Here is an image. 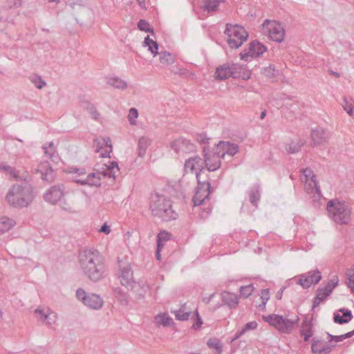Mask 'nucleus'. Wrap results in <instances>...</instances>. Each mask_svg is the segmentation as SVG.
I'll return each instance as SVG.
<instances>
[{"label":"nucleus","instance_id":"f257e3e1","mask_svg":"<svg viewBox=\"0 0 354 354\" xmlns=\"http://www.w3.org/2000/svg\"><path fill=\"white\" fill-rule=\"evenodd\" d=\"M80 264L83 272L93 281L102 279L106 271L104 259L97 251H84L80 254Z\"/></svg>","mask_w":354,"mask_h":354},{"label":"nucleus","instance_id":"f03ea898","mask_svg":"<svg viewBox=\"0 0 354 354\" xmlns=\"http://www.w3.org/2000/svg\"><path fill=\"white\" fill-rule=\"evenodd\" d=\"M151 209L155 216L165 221L176 219L178 214L172 209L170 201L162 196H154L151 202Z\"/></svg>","mask_w":354,"mask_h":354},{"label":"nucleus","instance_id":"7ed1b4c3","mask_svg":"<svg viewBox=\"0 0 354 354\" xmlns=\"http://www.w3.org/2000/svg\"><path fill=\"white\" fill-rule=\"evenodd\" d=\"M224 34L226 42L232 49L240 48L249 36L245 28L237 24H227Z\"/></svg>","mask_w":354,"mask_h":354},{"label":"nucleus","instance_id":"20e7f679","mask_svg":"<svg viewBox=\"0 0 354 354\" xmlns=\"http://www.w3.org/2000/svg\"><path fill=\"white\" fill-rule=\"evenodd\" d=\"M261 31L269 40L281 43L285 40L286 31L283 24L274 19H266L261 24Z\"/></svg>","mask_w":354,"mask_h":354},{"label":"nucleus","instance_id":"39448f33","mask_svg":"<svg viewBox=\"0 0 354 354\" xmlns=\"http://www.w3.org/2000/svg\"><path fill=\"white\" fill-rule=\"evenodd\" d=\"M32 198V190L28 186L23 188L14 186L6 196L7 201L15 207H25L29 204Z\"/></svg>","mask_w":354,"mask_h":354},{"label":"nucleus","instance_id":"423d86ee","mask_svg":"<svg viewBox=\"0 0 354 354\" xmlns=\"http://www.w3.org/2000/svg\"><path fill=\"white\" fill-rule=\"evenodd\" d=\"M327 209L337 223L346 224L351 220V210L343 202L337 200L330 201L327 205Z\"/></svg>","mask_w":354,"mask_h":354},{"label":"nucleus","instance_id":"0eeeda50","mask_svg":"<svg viewBox=\"0 0 354 354\" xmlns=\"http://www.w3.org/2000/svg\"><path fill=\"white\" fill-rule=\"evenodd\" d=\"M268 48L258 40H252L248 43L239 53V59L245 62H250L259 58L266 53Z\"/></svg>","mask_w":354,"mask_h":354},{"label":"nucleus","instance_id":"6e6552de","mask_svg":"<svg viewBox=\"0 0 354 354\" xmlns=\"http://www.w3.org/2000/svg\"><path fill=\"white\" fill-rule=\"evenodd\" d=\"M338 283L339 279L337 276H333L324 287L318 288L316 292V295L313 299L312 308L315 309L325 301L333 292V289L338 285Z\"/></svg>","mask_w":354,"mask_h":354},{"label":"nucleus","instance_id":"1a4fd4ad","mask_svg":"<svg viewBox=\"0 0 354 354\" xmlns=\"http://www.w3.org/2000/svg\"><path fill=\"white\" fill-rule=\"evenodd\" d=\"M263 319L271 326L282 333H289L294 328L295 322L276 314L263 315Z\"/></svg>","mask_w":354,"mask_h":354},{"label":"nucleus","instance_id":"9d476101","mask_svg":"<svg viewBox=\"0 0 354 354\" xmlns=\"http://www.w3.org/2000/svg\"><path fill=\"white\" fill-rule=\"evenodd\" d=\"M204 159L198 156L189 158L185 162L184 171L187 174L194 175L199 181L200 176L205 170Z\"/></svg>","mask_w":354,"mask_h":354},{"label":"nucleus","instance_id":"9b49d317","mask_svg":"<svg viewBox=\"0 0 354 354\" xmlns=\"http://www.w3.org/2000/svg\"><path fill=\"white\" fill-rule=\"evenodd\" d=\"M68 173L72 174L73 180L82 185H88L91 186H98L100 185V177L99 175L91 174L85 177V172L84 169H78L73 168L68 171Z\"/></svg>","mask_w":354,"mask_h":354},{"label":"nucleus","instance_id":"f8f14e48","mask_svg":"<svg viewBox=\"0 0 354 354\" xmlns=\"http://www.w3.org/2000/svg\"><path fill=\"white\" fill-rule=\"evenodd\" d=\"M77 297L86 306L93 309H99L103 305V301L100 296L95 294H86L82 289H78L76 292Z\"/></svg>","mask_w":354,"mask_h":354},{"label":"nucleus","instance_id":"ddd939ff","mask_svg":"<svg viewBox=\"0 0 354 354\" xmlns=\"http://www.w3.org/2000/svg\"><path fill=\"white\" fill-rule=\"evenodd\" d=\"M321 279V272L318 270H313L300 275L297 283L304 288H308L318 283Z\"/></svg>","mask_w":354,"mask_h":354},{"label":"nucleus","instance_id":"4468645a","mask_svg":"<svg viewBox=\"0 0 354 354\" xmlns=\"http://www.w3.org/2000/svg\"><path fill=\"white\" fill-rule=\"evenodd\" d=\"M205 167L209 171H213L220 168L221 158L212 148L205 149Z\"/></svg>","mask_w":354,"mask_h":354},{"label":"nucleus","instance_id":"2eb2a0df","mask_svg":"<svg viewBox=\"0 0 354 354\" xmlns=\"http://www.w3.org/2000/svg\"><path fill=\"white\" fill-rule=\"evenodd\" d=\"M236 66L230 64H223L216 68L213 75L214 80L221 81L230 77H234Z\"/></svg>","mask_w":354,"mask_h":354},{"label":"nucleus","instance_id":"dca6fc26","mask_svg":"<svg viewBox=\"0 0 354 354\" xmlns=\"http://www.w3.org/2000/svg\"><path fill=\"white\" fill-rule=\"evenodd\" d=\"M210 193V184L209 182L201 183L198 181V185L196 188L195 194L193 197L194 205H201L209 196Z\"/></svg>","mask_w":354,"mask_h":354},{"label":"nucleus","instance_id":"f3484780","mask_svg":"<svg viewBox=\"0 0 354 354\" xmlns=\"http://www.w3.org/2000/svg\"><path fill=\"white\" fill-rule=\"evenodd\" d=\"M212 149L219 156V158H224L226 154L231 156H234L237 153L239 148L236 144L221 141L214 146Z\"/></svg>","mask_w":354,"mask_h":354},{"label":"nucleus","instance_id":"a211bd4d","mask_svg":"<svg viewBox=\"0 0 354 354\" xmlns=\"http://www.w3.org/2000/svg\"><path fill=\"white\" fill-rule=\"evenodd\" d=\"M333 339H331L330 343H327L321 340L313 341L311 349L315 354H326L331 351L332 347L334 345L332 344Z\"/></svg>","mask_w":354,"mask_h":354},{"label":"nucleus","instance_id":"6ab92c4d","mask_svg":"<svg viewBox=\"0 0 354 354\" xmlns=\"http://www.w3.org/2000/svg\"><path fill=\"white\" fill-rule=\"evenodd\" d=\"M96 171L104 176H113L119 171V167L115 162L109 161L108 163H104L102 165L98 164Z\"/></svg>","mask_w":354,"mask_h":354},{"label":"nucleus","instance_id":"aec40b11","mask_svg":"<svg viewBox=\"0 0 354 354\" xmlns=\"http://www.w3.org/2000/svg\"><path fill=\"white\" fill-rule=\"evenodd\" d=\"M96 151L100 156L106 157L112 151V145L109 138H103L99 140L96 145Z\"/></svg>","mask_w":354,"mask_h":354},{"label":"nucleus","instance_id":"412c9836","mask_svg":"<svg viewBox=\"0 0 354 354\" xmlns=\"http://www.w3.org/2000/svg\"><path fill=\"white\" fill-rule=\"evenodd\" d=\"M221 299L225 305L230 308H236L239 304V297L235 293L223 292L221 293Z\"/></svg>","mask_w":354,"mask_h":354},{"label":"nucleus","instance_id":"4be33fe9","mask_svg":"<svg viewBox=\"0 0 354 354\" xmlns=\"http://www.w3.org/2000/svg\"><path fill=\"white\" fill-rule=\"evenodd\" d=\"M192 312V309L187 304H184L180 305L178 309L174 310L172 313L175 315L176 319L186 321L189 318Z\"/></svg>","mask_w":354,"mask_h":354},{"label":"nucleus","instance_id":"5701e85b","mask_svg":"<svg viewBox=\"0 0 354 354\" xmlns=\"http://www.w3.org/2000/svg\"><path fill=\"white\" fill-rule=\"evenodd\" d=\"M35 314L37 317L44 322H46L48 324H55L57 319V315L48 310L45 311L42 308H37L35 310Z\"/></svg>","mask_w":354,"mask_h":354},{"label":"nucleus","instance_id":"b1692460","mask_svg":"<svg viewBox=\"0 0 354 354\" xmlns=\"http://www.w3.org/2000/svg\"><path fill=\"white\" fill-rule=\"evenodd\" d=\"M120 280L124 286H131L133 283V272L129 266L121 269Z\"/></svg>","mask_w":354,"mask_h":354},{"label":"nucleus","instance_id":"393cba45","mask_svg":"<svg viewBox=\"0 0 354 354\" xmlns=\"http://www.w3.org/2000/svg\"><path fill=\"white\" fill-rule=\"evenodd\" d=\"M351 318V312L348 309L341 308L334 314V321L339 324L347 323Z\"/></svg>","mask_w":354,"mask_h":354},{"label":"nucleus","instance_id":"a878e982","mask_svg":"<svg viewBox=\"0 0 354 354\" xmlns=\"http://www.w3.org/2000/svg\"><path fill=\"white\" fill-rule=\"evenodd\" d=\"M41 174V178L46 180H51L53 178V172L49 163L47 162H41L37 169Z\"/></svg>","mask_w":354,"mask_h":354},{"label":"nucleus","instance_id":"bb28decb","mask_svg":"<svg viewBox=\"0 0 354 354\" xmlns=\"http://www.w3.org/2000/svg\"><path fill=\"white\" fill-rule=\"evenodd\" d=\"M143 46L147 48L148 51L151 53L153 57H156L158 54V44L157 41L149 35L145 37Z\"/></svg>","mask_w":354,"mask_h":354},{"label":"nucleus","instance_id":"cd10ccee","mask_svg":"<svg viewBox=\"0 0 354 354\" xmlns=\"http://www.w3.org/2000/svg\"><path fill=\"white\" fill-rule=\"evenodd\" d=\"M303 175L306 184L311 189H317V183L313 172L310 169L306 168L303 170Z\"/></svg>","mask_w":354,"mask_h":354},{"label":"nucleus","instance_id":"c85d7f7f","mask_svg":"<svg viewBox=\"0 0 354 354\" xmlns=\"http://www.w3.org/2000/svg\"><path fill=\"white\" fill-rule=\"evenodd\" d=\"M62 195L63 193L60 189L54 187L48 191L45 198L50 203H55L61 199Z\"/></svg>","mask_w":354,"mask_h":354},{"label":"nucleus","instance_id":"c756f323","mask_svg":"<svg viewBox=\"0 0 354 354\" xmlns=\"http://www.w3.org/2000/svg\"><path fill=\"white\" fill-rule=\"evenodd\" d=\"M345 284L350 291L354 294V265L346 272Z\"/></svg>","mask_w":354,"mask_h":354},{"label":"nucleus","instance_id":"7c9ffc66","mask_svg":"<svg viewBox=\"0 0 354 354\" xmlns=\"http://www.w3.org/2000/svg\"><path fill=\"white\" fill-rule=\"evenodd\" d=\"M155 322L158 325L163 326H169L171 325L174 322L167 313H159L155 317Z\"/></svg>","mask_w":354,"mask_h":354},{"label":"nucleus","instance_id":"2f4dec72","mask_svg":"<svg viewBox=\"0 0 354 354\" xmlns=\"http://www.w3.org/2000/svg\"><path fill=\"white\" fill-rule=\"evenodd\" d=\"M251 75V71L248 70L247 68L236 66L234 78H241L242 80H248L250 79Z\"/></svg>","mask_w":354,"mask_h":354},{"label":"nucleus","instance_id":"473e14b6","mask_svg":"<svg viewBox=\"0 0 354 354\" xmlns=\"http://www.w3.org/2000/svg\"><path fill=\"white\" fill-rule=\"evenodd\" d=\"M151 140L147 137H142L138 142V154L140 156H145L146 150L150 145Z\"/></svg>","mask_w":354,"mask_h":354},{"label":"nucleus","instance_id":"72a5a7b5","mask_svg":"<svg viewBox=\"0 0 354 354\" xmlns=\"http://www.w3.org/2000/svg\"><path fill=\"white\" fill-rule=\"evenodd\" d=\"M174 58L171 53L167 51H163L159 53V62L162 65H169L174 63Z\"/></svg>","mask_w":354,"mask_h":354},{"label":"nucleus","instance_id":"f704fd0d","mask_svg":"<svg viewBox=\"0 0 354 354\" xmlns=\"http://www.w3.org/2000/svg\"><path fill=\"white\" fill-rule=\"evenodd\" d=\"M15 225V222L11 218L3 217L0 219V231L6 232L10 230Z\"/></svg>","mask_w":354,"mask_h":354},{"label":"nucleus","instance_id":"c9c22d12","mask_svg":"<svg viewBox=\"0 0 354 354\" xmlns=\"http://www.w3.org/2000/svg\"><path fill=\"white\" fill-rule=\"evenodd\" d=\"M171 237V234L166 231H161L158 235V248L161 250L165 245V242Z\"/></svg>","mask_w":354,"mask_h":354},{"label":"nucleus","instance_id":"e433bc0d","mask_svg":"<svg viewBox=\"0 0 354 354\" xmlns=\"http://www.w3.org/2000/svg\"><path fill=\"white\" fill-rule=\"evenodd\" d=\"M254 291V287L252 284L243 286L239 288L240 297L242 298H248L253 294Z\"/></svg>","mask_w":354,"mask_h":354},{"label":"nucleus","instance_id":"4c0bfd02","mask_svg":"<svg viewBox=\"0 0 354 354\" xmlns=\"http://www.w3.org/2000/svg\"><path fill=\"white\" fill-rule=\"evenodd\" d=\"M301 333L304 337L305 341L309 340V339L313 336L312 325L310 322H305L303 323Z\"/></svg>","mask_w":354,"mask_h":354},{"label":"nucleus","instance_id":"58836bf2","mask_svg":"<svg viewBox=\"0 0 354 354\" xmlns=\"http://www.w3.org/2000/svg\"><path fill=\"white\" fill-rule=\"evenodd\" d=\"M285 150L288 153H295L299 151L301 145L296 142L289 141L285 144Z\"/></svg>","mask_w":354,"mask_h":354},{"label":"nucleus","instance_id":"ea45409f","mask_svg":"<svg viewBox=\"0 0 354 354\" xmlns=\"http://www.w3.org/2000/svg\"><path fill=\"white\" fill-rule=\"evenodd\" d=\"M352 100H348L347 98L344 97L343 99V102L342 106L344 110L350 115H354V104Z\"/></svg>","mask_w":354,"mask_h":354},{"label":"nucleus","instance_id":"a19ab883","mask_svg":"<svg viewBox=\"0 0 354 354\" xmlns=\"http://www.w3.org/2000/svg\"><path fill=\"white\" fill-rule=\"evenodd\" d=\"M270 290L268 289H263L261 291V293H260L261 304H259V307L261 308L263 310L266 309V305L270 299Z\"/></svg>","mask_w":354,"mask_h":354},{"label":"nucleus","instance_id":"79ce46f5","mask_svg":"<svg viewBox=\"0 0 354 354\" xmlns=\"http://www.w3.org/2000/svg\"><path fill=\"white\" fill-rule=\"evenodd\" d=\"M109 84L115 88L124 89L127 87V83L118 77H111Z\"/></svg>","mask_w":354,"mask_h":354},{"label":"nucleus","instance_id":"37998d69","mask_svg":"<svg viewBox=\"0 0 354 354\" xmlns=\"http://www.w3.org/2000/svg\"><path fill=\"white\" fill-rule=\"evenodd\" d=\"M138 27L140 30L145 31L146 32H150L152 35H154L153 30L150 24L145 20L141 19L138 24Z\"/></svg>","mask_w":354,"mask_h":354},{"label":"nucleus","instance_id":"c03bdc74","mask_svg":"<svg viewBox=\"0 0 354 354\" xmlns=\"http://www.w3.org/2000/svg\"><path fill=\"white\" fill-rule=\"evenodd\" d=\"M221 1L222 0H206L204 7L209 11H213L218 8Z\"/></svg>","mask_w":354,"mask_h":354},{"label":"nucleus","instance_id":"a18cd8bd","mask_svg":"<svg viewBox=\"0 0 354 354\" xmlns=\"http://www.w3.org/2000/svg\"><path fill=\"white\" fill-rule=\"evenodd\" d=\"M138 117V110L135 108H131L129 110V114H128V119L131 124L136 125L137 124L136 119Z\"/></svg>","mask_w":354,"mask_h":354},{"label":"nucleus","instance_id":"49530a36","mask_svg":"<svg viewBox=\"0 0 354 354\" xmlns=\"http://www.w3.org/2000/svg\"><path fill=\"white\" fill-rule=\"evenodd\" d=\"M207 345L209 348L214 349L217 353H220L221 351V344L216 339H211L208 341Z\"/></svg>","mask_w":354,"mask_h":354},{"label":"nucleus","instance_id":"de8ad7c7","mask_svg":"<svg viewBox=\"0 0 354 354\" xmlns=\"http://www.w3.org/2000/svg\"><path fill=\"white\" fill-rule=\"evenodd\" d=\"M196 322L193 324V327L196 329L200 328L203 324V321L198 315L197 310H196Z\"/></svg>","mask_w":354,"mask_h":354},{"label":"nucleus","instance_id":"09e8293b","mask_svg":"<svg viewBox=\"0 0 354 354\" xmlns=\"http://www.w3.org/2000/svg\"><path fill=\"white\" fill-rule=\"evenodd\" d=\"M5 171L6 174H10V175H13L14 176H15L12 169L10 167H8L6 165H0V171Z\"/></svg>","mask_w":354,"mask_h":354},{"label":"nucleus","instance_id":"8fccbe9b","mask_svg":"<svg viewBox=\"0 0 354 354\" xmlns=\"http://www.w3.org/2000/svg\"><path fill=\"white\" fill-rule=\"evenodd\" d=\"M100 232L105 233L106 234H109L111 232L110 226L106 223H104L100 228Z\"/></svg>","mask_w":354,"mask_h":354},{"label":"nucleus","instance_id":"3c124183","mask_svg":"<svg viewBox=\"0 0 354 354\" xmlns=\"http://www.w3.org/2000/svg\"><path fill=\"white\" fill-rule=\"evenodd\" d=\"M257 327V323L256 322H251L245 325V329H254Z\"/></svg>","mask_w":354,"mask_h":354},{"label":"nucleus","instance_id":"603ef678","mask_svg":"<svg viewBox=\"0 0 354 354\" xmlns=\"http://www.w3.org/2000/svg\"><path fill=\"white\" fill-rule=\"evenodd\" d=\"M285 288H286V287H283L279 291H278L276 293L275 297L277 299H279V300L281 299Z\"/></svg>","mask_w":354,"mask_h":354},{"label":"nucleus","instance_id":"864d4df0","mask_svg":"<svg viewBox=\"0 0 354 354\" xmlns=\"http://www.w3.org/2000/svg\"><path fill=\"white\" fill-rule=\"evenodd\" d=\"M139 5L144 9H147L146 0H137Z\"/></svg>","mask_w":354,"mask_h":354},{"label":"nucleus","instance_id":"5fc2aeb1","mask_svg":"<svg viewBox=\"0 0 354 354\" xmlns=\"http://www.w3.org/2000/svg\"><path fill=\"white\" fill-rule=\"evenodd\" d=\"M35 84L37 86V88H41L45 85V83L44 82L39 81L38 82H35Z\"/></svg>","mask_w":354,"mask_h":354},{"label":"nucleus","instance_id":"6e6d98bb","mask_svg":"<svg viewBox=\"0 0 354 354\" xmlns=\"http://www.w3.org/2000/svg\"><path fill=\"white\" fill-rule=\"evenodd\" d=\"M271 71H274V68L272 66H268V67H267V68H266L264 69V72H265V73H266V75H268V73L269 72H270Z\"/></svg>","mask_w":354,"mask_h":354},{"label":"nucleus","instance_id":"4d7b16f0","mask_svg":"<svg viewBox=\"0 0 354 354\" xmlns=\"http://www.w3.org/2000/svg\"><path fill=\"white\" fill-rule=\"evenodd\" d=\"M319 135V131H314L312 133V138L314 140H316V138Z\"/></svg>","mask_w":354,"mask_h":354},{"label":"nucleus","instance_id":"13d9d810","mask_svg":"<svg viewBox=\"0 0 354 354\" xmlns=\"http://www.w3.org/2000/svg\"><path fill=\"white\" fill-rule=\"evenodd\" d=\"M160 251L161 250H159V248H158L157 252H156V258L158 260H160Z\"/></svg>","mask_w":354,"mask_h":354},{"label":"nucleus","instance_id":"bf43d9fd","mask_svg":"<svg viewBox=\"0 0 354 354\" xmlns=\"http://www.w3.org/2000/svg\"><path fill=\"white\" fill-rule=\"evenodd\" d=\"M200 137H201V139L198 138V140H200L201 142H205V140H207L206 138L203 136H201Z\"/></svg>","mask_w":354,"mask_h":354},{"label":"nucleus","instance_id":"052dcab7","mask_svg":"<svg viewBox=\"0 0 354 354\" xmlns=\"http://www.w3.org/2000/svg\"><path fill=\"white\" fill-rule=\"evenodd\" d=\"M50 2H57L59 0H48Z\"/></svg>","mask_w":354,"mask_h":354},{"label":"nucleus","instance_id":"680f3d73","mask_svg":"<svg viewBox=\"0 0 354 354\" xmlns=\"http://www.w3.org/2000/svg\"><path fill=\"white\" fill-rule=\"evenodd\" d=\"M265 115H266V114H265V113H264V112H263V113H261V118H264V116H265Z\"/></svg>","mask_w":354,"mask_h":354},{"label":"nucleus","instance_id":"e2e57ef3","mask_svg":"<svg viewBox=\"0 0 354 354\" xmlns=\"http://www.w3.org/2000/svg\"><path fill=\"white\" fill-rule=\"evenodd\" d=\"M339 339V337L335 338V342H337Z\"/></svg>","mask_w":354,"mask_h":354}]
</instances>
